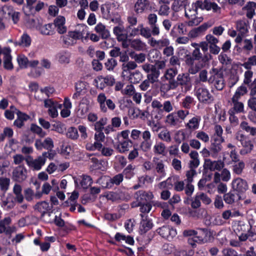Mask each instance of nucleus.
Instances as JSON below:
<instances>
[{
	"label": "nucleus",
	"mask_w": 256,
	"mask_h": 256,
	"mask_svg": "<svg viewBox=\"0 0 256 256\" xmlns=\"http://www.w3.org/2000/svg\"><path fill=\"white\" fill-rule=\"evenodd\" d=\"M97 101L100 105V110L106 112L108 108L106 106V102L108 108L111 110H113L116 108V104L110 99H106V97L104 93H100L97 97Z\"/></svg>",
	"instance_id": "nucleus-7"
},
{
	"label": "nucleus",
	"mask_w": 256,
	"mask_h": 256,
	"mask_svg": "<svg viewBox=\"0 0 256 256\" xmlns=\"http://www.w3.org/2000/svg\"><path fill=\"white\" fill-rule=\"evenodd\" d=\"M232 107L229 110L228 112L235 114L244 112V104L239 100L232 98Z\"/></svg>",
	"instance_id": "nucleus-22"
},
{
	"label": "nucleus",
	"mask_w": 256,
	"mask_h": 256,
	"mask_svg": "<svg viewBox=\"0 0 256 256\" xmlns=\"http://www.w3.org/2000/svg\"><path fill=\"white\" fill-rule=\"evenodd\" d=\"M96 183L100 185L103 188H111L110 178L108 176H102L96 181Z\"/></svg>",
	"instance_id": "nucleus-45"
},
{
	"label": "nucleus",
	"mask_w": 256,
	"mask_h": 256,
	"mask_svg": "<svg viewBox=\"0 0 256 256\" xmlns=\"http://www.w3.org/2000/svg\"><path fill=\"white\" fill-rule=\"evenodd\" d=\"M208 230L205 228H199V235L194 236L192 238H190L188 240V242L192 247L196 246V242H201L206 240Z\"/></svg>",
	"instance_id": "nucleus-16"
},
{
	"label": "nucleus",
	"mask_w": 256,
	"mask_h": 256,
	"mask_svg": "<svg viewBox=\"0 0 256 256\" xmlns=\"http://www.w3.org/2000/svg\"><path fill=\"white\" fill-rule=\"evenodd\" d=\"M12 220L10 217H6L0 220V234L6 232L8 234L10 231L9 225L11 223Z\"/></svg>",
	"instance_id": "nucleus-33"
},
{
	"label": "nucleus",
	"mask_w": 256,
	"mask_h": 256,
	"mask_svg": "<svg viewBox=\"0 0 256 256\" xmlns=\"http://www.w3.org/2000/svg\"><path fill=\"white\" fill-rule=\"evenodd\" d=\"M198 14V10L192 3L190 5H188L185 10V16L190 20L188 22V25L190 26H197L202 21V17L196 16Z\"/></svg>",
	"instance_id": "nucleus-5"
},
{
	"label": "nucleus",
	"mask_w": 256,
	"mask_h": 256,
	"mask_svg": "<svg viewBox=\"0 0 256 256\" xmlns=\"http://www.w3.org/2000/svg\"><path fill=\"white\" fill-rule=\"evenodd\" d=\"M186 52V55L184 57L185 64L188 68L189 73L194 74H196L201 68L198 62L196 63V60H199L202 58V54L200 52L199 48H196L192 51V54L190 52L184 48L182 49Z\"/></svg>",
	"instance_id": "nucleus-1"
},
{
	"label": "nucleus",
	"mask_w": 256,
	"mask_h": 256,
	"mask_svg": "<svg viewBox=\"0 0 256 256\" xmlns=\"http://www.w3.org/2000/svg\"><path fill=\"white\" fill-rule=\"evenodd\" d=\"M153 224L150 220L142 219L140 222V231L141 234H144L150 230Z\"/></svg>",
	"instance_id": "nucleus-39"
},
{
	"label": "nucleus",
	"mask_w": 256,
	"mask_h": 256,
	"mask_svg": "<svg viewBox=\"0 0 256 256\" xmlns=\"http://www.w3.org/2000/svg\"><path fill=\"white\" fill-rule=\"evenodd\" d=\"M81 186L84 189L88 188L92 183V178L90 176L86 175H83L81 176V180H80Z\"/></svg>",
	"instance_id": "nucleus-51"
},
{
	"label": "nucleus",
	"mask_w": 256,
	"mask_h": 256,
	"mask_svg": "<svg viewBox=\"0 0 256 256\" xmlns=\"http://www.w3.org/2000/svg\"><path fill=\"white\" fill-rule=\"evenodd\" d=\"M34 208L35 210L41 213V216L42 217L46 214H48V216H51V212H50L52 208V206L50 205L49 203L46 201H42L37 202L34 206Z\"/></svg>",
	"instance_id": "nucleus-12"
},
{
	"label": "nucleus",
	"mask_w": 256,
	"mask_h": 256,
	"mask_svg": "<svg viewBox=\"0 0 256 256\" xmlns=\"http://www.w3.org/2000/svg\"><path fill=\"white\" fill-rule=\"evenodd\" d=\"M131 58L134 60V62L138 64L143 63L146 58V55L144 53L136 54L134 52H132L130 54Z\"/></svg>",
	"instance_id": "nucleus-50"
},
{
	"label": "nucleus",
	"mask_w": 256,
	"mask_h": 256,
	"mask_svg": "<svg viewBox=\"0 0 256 256\" xmlns=\"http://www.w3.org/2000/svg\"><path fill=\"white\" fill-rule=\"evenodd\" d=\"M95 30L100 34L104 38H106L110 36L109 31L106 29L105 26L101 23L98 24L96 26Z\"/></svg>",
	"instance_id": "nucleus-44"
},
{
	"label": "nucleus",
	"mask_w": 256,
	"mask_h": 256,
	"mask_svg": "<svg viewBox=\"0 0 256 256\" xmlns=\"http://www.w3.org/2000/svg\"><path fill=\"white\" fill-rule=\"evenodd\" d=\"M84 28L82 32L78 30L68 32L67 34L62 36L64 44L67 46L76 44L78 40L82 39L84 38V31L86 29V27Z\"/></svg>",
	"instance_id": "nucleus-6"
},
{
	"label": "nucleus",
	"mask_w": 256,
	"mask_h": 256,
	"mask_svg": "<svg viewBox=\"0 0 256 256\" xmlns=\"http://www.w3.org/2000/svg\"><path fill=\"white\" fill-rule=\"evenodd\" d=\"M242 66L246 70H250L252 66H256V56H252L243 63Z\"/></svg>",
	"instance_id": "nucleus-56"
},
{
	"label": "nucleus",
	"mask_w": 256,
	"mask_h": 256,
	"mask_svg": "<svg viewBox=\"0 0 256 256\" xmlns=\"http://www.w3.org/2000/svg\"><path fill=\"white\" fill-rule=\"evenodd\" d=\"M108 118H102L94 124V130L96 131H102L104 126L106 124Z\"/></svg>",
	"instance_id": "nucleus-61"
},
{
	"label": "nucleus",
	"mask_w": 256,
	"mask_h": 256,
	"mask_svg": "<svg viewBox=\"0 0 256 256\" xmlns=\"http://www.w3.org/2000/svg\"><path fill=\"white\" fill-rule=\"evenodd\" d=\"M236 30L242 36L248 32V26L245 20H239L236 22Z\"/></svg>",
	"instance_id": "nucleus-42"
},
{
	"label": "nucleus",
	"mask_w": 256,
	"mask_h": 256,
	"mask_svg": "<svg viewBox=\"0 0 256 256\" xmlns=\"http://www.w3.org/2000/svg\"><path fill=\"white\" fill-rule=\"evenodd\" d=\"M10 53V48H5L2 49V54L4 56V66L6 69L8 70H11L14 68L12 62V56Z\"/></svg>",
	"instance_id": "nucleus-20"
},
{
	"label": "nucleus",
	"mask_w": 256,
	"mask_h": 256,
	"mask_svg": "<svg viewBox=\"0 0 256 256\" xmlns=\"http://www.w3.org/2000/svg\"><path fill=\"white\" fill-rule=\"evenodd\" d=\"M90 104L86 99H83L78 106V114L80 116H84L89 110Z\"/></svg>",
	"instance_id": "nucleus-34"
},
{
	"label": "nucleus",
	"mask_w": 256,
	"mask_h": 256,
	"mask_svg": "<svg viewBox=\"0 0 256 256\" xmlns=\"http://www.w3.org/2000/svg\"><path fill=\"white\" fill-rule=\"evenodd\" d=\"M66 136L72 140H76L78 138L79 135L78 130L74 127H70L66 134Z\"/></svg>",
	"instance_id": "nucleus-57"
},
{
	"label": "nucleus",
	"mask_w": 256,
	"mask_h": 256,
	"mask_svg": "<svg viewBox=\"0 0 256 256\" xmlns=\"http://www.w3.org/2000/svg\"><path fill=\"white\" fill-rule=\"evenodd\" d=\"M160 75V72L156 68L152 72L148 74L147 79L151 82V84H154L158 82Z\"/></svg>",
	"instance_id": "nucleus-49"
},
{
	"label": "nucleus",
	"mask_w": 256,
	"mask_h": 256,
	"mask_svg": "<svg viewBox=\"0 0 256 256\" xmlns=\"http://www.w3.org/2000/svg\"><path fill=\"white\" fill-rule=\"evenodd\" d=\"M113 32L116 36L118 41L122 40L128 37V34L125 32L124 27L122 24H119L118 26L114 27Z\"/></svg>",
	"instance_id": "nucleus-25"
},
{
	"label": "nucleus",
	"mask_w": 256,
	"mask_h": 256,
	"mask_svg": "<svg viewBox=\"0 0 256 256\" xmlns=\"http://www.w3.org/2000/svg\"><path fill=\"white\" fill-rule=\"evenodd\" d=\"M166 122L170 126H175L178 125L180 122L177 118L176 114L174 112H172L166 116Z\"/></svg>",
	"instance_id": "nucleus-41"
},
{
	"label": "nucleus",
	"mask_w": 256,
	"mask_h": 256,
	"mask_svg": "<svg viewBox=\"0 0 256 256\" xmlns=\"http://www.w3.org/2000/svg\"><path fill=\"white\" fill-rule=\"evenodd\" d=\"M13 192L15 196L12 194H8L2 202V206L6 210L13 208L16 205V202L22 204L24 200L22 194V187L18 184H15L13 188Z\"/></svg>",
	"instance_id": "nucleus-2"
},
{
	"label": "nucleus",
	"mask_w": 256,
	"mask_h": 256,
	"mask_svg": "<svg viewBox=\"0 0 256 256\" xmlns=\"http://www.w3.org/2000/svg\"><path fill=\"white\" fill-rule=\"evenodd\" d=\"M155 169L156 172L164 176L166 174L165 172V164L162 160H158L154 162Z\"/></svg>",
	"instance_id": "nucleus-53"
},
{
	"label": "nucleus",
	"mask_w": 256,
	"mask_h": 256,
	"mask_svg": "<svg viewBox=\"0 0 256 256\" xmlns=\"http://www.w3.org/2000/svg\"><path fill=\"white\" fill-rule=\"evenodd\" d=\"M196 94L198 100L202 102L210 103L214 100V98L209 90L204 87L198 88L196 90Z\"/></svg>",
	"instance_id": "nucleus-10"
},
{
	"label": "nucleus",
	"mask_w": 256,
	"mask_h": 256,
	"mask_svg": "<svg viewBox=\"0 0 256 256\" xmlns=\"http://www.w3.org/2000/svg\"><path fill=\"white\" fill-rule=\"evenodd\" d=\"M116 65V60L112 58L107 60L104 64V66L108 70H112Z\"/></svg>",
	"instance_id": "nucleus-63"
},
{
	"label": "nucleus",
	"mask_w": 256,
	"mask_h": 256,
	"mask_svg": "<svg viewBox=\"0 0 256 256\" xmlns=\"http://www.w3.org/2000/svg\"><path fill=\"white\" fill-rule=\"evenodd\" d=\"M208 28V25L206 24H204L192 30L188 34V37L191 38H196L200 36Z\"/></svg>",
	"instance_id": "nucleus-26"
},
{
	"label": "nucleus",
	"mask_w": 256,
	"mask_h": 256,
	"mask_svg": "<svg viewBox=\"0 0 256 256\" xmlns=\"http://www.w3.org/2000/svg\"><path fill=\"white\" fill-rule=\"evenodd\" d=\"M124 176L122 174H118L112 178H110V184L111 188L115 184L116 186L119 185L123 180Z\"/></svg>",
	"instance_id": "nucleus-62"
},
{
	"label": "nucleus",
	"mask_w": 256,
	"mask_h": 256,
	"mask_svg": "<svg viewBox=\"0 0 256 256\" xmlns=\"http://www.w3.org/2000/svg\"><path fill=\"white\" fill-rule=\"evenodd\" d=\"M232 186L234 190L240 192H244L248 189L247 182L240 178L234 180Z\"/></svg>",
	"instance_id": "nucleus-15"
},
{
	"label": "nucleus",
	"mask_w": 256,
	"mask_h": 256,
	"mask_svg": "<svg viewBox=\"0 0 256 256\" xmlns=\"http://www.w3.org/2000/svg\"><path fill=\"white\" fill-rule=\"evenodd\" d=\"M186 139V134L183 130H179L176 132L174 136V141L180 144Z\"/></svg>",
	"instance_id": "nucleus-54"
},
{
	"label": "nucleus",
	"mask_w": 256,
	"mask_h": 256,
	"mask_svg": "<svg viewBox=\"0 0 256 256\" xmlns=\"http://www.w3.org/2000/svg\"><path fill=\"white\" fill-rule=\"evenodd\" d=\"M241 146L242 147L240 152L241 155H246L250 153L254 148V144L249 139Z\"/></svg>",
	"instance_id": "nucleus-36"
},
{
	"label": "nucleus",
	"mask_w": 256,
	"mask_h": 256,
	"mask_svg": "<svg viewBox=\"0 0 256 256\" xmlns=\"http://www.w3.org/2000/svg\"><path fill=\"white\" fill-rule=\"evenodd\" d=\"M240 128L246 132L249 133L252 136H256V128L251 126L246 121H242L240 124Z\"/></svg>",
	"instance_id": "nucleus-38"
},
{
	"label": "nucleus",
	"mask_w": 256,
	"mask_h": 256,
	"mask_svg": "<svg viewBox=\"0 0 256 256\" xmlns=\"http://www.w3.org/2000/svg\"><path fill=\"white\" fill-rule=\"evenodd\" d=\"M54 24L59 34H62L66 32V27L65 26V18L64 16L57 17L54 20Z\"/></svg>",
	"instance_id": "nucleus-24"
},
{
	"label": "nucleus",
	"mask_w": 256,
	"mask_h": 256,
	"mask_svg": "<svg viewBox=\"0 0 256 256\" xmlns=\"http://www.w3.org/2000/svg\"><path fill=\"white\" fill-rule=\"evenodd\" d=\"M158 136L160 140L166 142H170L172 140L170 132L166 129L162 130Z\"/></svg>",
	"instance_id": "nucleus-48"
},
{
	"label": "nucleus",
	"mask_w": 256,
	"mask_h": 256,
	"mask_svg": "<svg viewBox=\"0 0 256 256\" xmlns=\"http://www.w3.org/2000/svg\"><path fill=\"white\" fill-rule=\"evenodd\" d=\"M224 138H214L213 142H212L210 146V152H212V157L216 158L218 154L222 150V144L224 142Z\"/></svg>",
	"instance_id": "nucleus-13"
},
{
	"label": "nucleus",
	"mask_w": 256,
	"mask_h": 256,
	"mask_svg": "<svg viewBox=\"0 0 256 256\" xmlns=\"http://www.w3.org/2000/svg\"><path fill=\"white\" fill-rule=\"evenodd\" d=\"M248 92L247 88L244 86L238 87L232 98L239 100Z\"/></svg>",
	"instance_id": "nucleus-55"
},
{
	"label": "nucleus",
	"mask_w": 256,
	"mask_h": 256,
	"mask_svg": "<svg viewBox=\"0 0 256 256\" xmlns=\"http://www.w3.org/2000/svg\"><path fill=\"white\" fill-rule=\"evenodd\" d=\"M160 52L155 49L151 50L148 54V59L151 62L156 61L159 57Z\"/></svg>",
	"instance_id": "nucleus-64"
},
{
	"label": "nucleus",
	"mask_w": 256,
	"mask_h": 256,
	"mask_svg": "<svg viewBox=\"0 0 256 256\" xmlns=\"http://www.w3.org/2000/svg\"><path fill=\"white\" fill-rule=\"evenodd\" d=\"M200 120L201 118L200 116H194L189 120L188 122L186 124V126L191 130H196L198 128Z\"/></svg>",
	"instance_id": "nucleus-31"
},
{
	"label": "nucleus",
	"mask_w": 256,
	"mask_h": 256,
	"mask_svg": "<svg viewBox=\"0 0 256 256\" xmlns=\"http://www.w3.org/2000/svg\"><path fill=\"white\" fill-rule=\"evenodd\" d=\"M26 161L29 168L33 170H40L46 163L44 158L42 156L36 158L29 156L26 159Z\"/></svg>",
	"instance_id": "nucleus-8"
},
{
	"label": "nucleus",
	"mask_w": 256,
	"mask_h": 256,
	"mask_svg": "<svg viewBox=\"0 0 256 256\" xmlns=\"http://www.w3.org/2000/svg\"><path fill=\"white\" fill-rule=\"evenodd\" d=\"M170 40L167 38H162L159 40H156L154 38L148 40V44L150 46L158 49H162L165 46L170 45Z\"/></svg>",
	"instance_id": "nucleus-17"
},
{
	"label": "nucleus",
	"mask_w": 256,
	"mask_h": 256,
	"mask_svg": "<svg viewBox=\"0 0 256 256\" xmlns=\"http://www.w3.org/2000/svg\"><path fill=\"white\" fill-rule=\"evenodd\" d=\"M134 198L142 204L146 202L152 200L154 198V195L151 192H146L140 190L136 192Z\"/></svg>",
	"instance_id": "nucleus-18"
},
{
	"label": "nucleus",
	"mask_w": 256,
	"mask_h": 256,
	"mask_svg": "<svg viewBox=\"0 0 256 256\" xmlns=\"http://www.w3.org/2000/svg\"><path fill=\"white\" fill-rule=\"evenodd\" d=\"M132 144L130 140L119 142L116 146V150L121 153L128 152Z\"/></svg>",
	"instance_id": "nucleus-32"
},
{
	"label": "nucleus",
	"mask_w": 256,
	"mask_h": 256,
	"mask_svg": "<svg viewBox=\"0 0 256 256\" xmlns=\"http://www.w3.org/2000/svg\"><path fill=\"white\" fill-rule=\"evenodd\" d=\"M36 2V0H26V4L22 8V10L26 15L29 16L32 10L34 8L32 6Z\"/></svg>",
	"instance_id": "nucleus-52"
},
{
	"label": "nucleus",
	"mask_w": 256,
	"mask_h": 256,
	"mask_svg": "<svg viewBox=\"0 0 256 256\" xmlns=\"http://www.w3.org/2000/svg\"><path fill=\"white\" fill-rule=\"evenodd\" d=\"M144 32H145V27L142 24H140L137 28H132L128 36L130 37H134L140 34L142 36L146 38Z\"/></svg>",
	"instance_id": "nucleus-37"
},
{
	"label": "nucleus",
	"mask_w": 256,
	"mask_h": 256,
	"mask_svg": "<svg viewBox=\"0 0 256 256\" xmlns=\"http://www.w3.org/2000/svg\"><path fill=\"white\" fill-rule=\"evenodd\" d=\"M17 62L20 67L22 68H26L28 66L29 60L28 58L24 55L18 56L17 58Z\"/></svg>",
	"instance_id": "nucleus-60"
},
{
	"label": "nucleus",
	"mask_w": 256,
	"mask_h": 256,
	"mask_svg": "<svg viewBox=\"0 0 256 256\" xmlns=\"http://www.w3.org/2000/svg\"><path fill=\"white\" fill-rule=\"evenodd\" d=\"M156 231L162 238L168 240L172 239L176 234L174 230L168 226H164L160 228Z\"/></svg>",
	"instance_id": "nucleus-14"
},
{
	"label": "nucleus",
	"mask_w": 256,
	"mask_h": 256,
	"mask_svg": "<svg viewBox=\"0 0 256 256\" xmlns=\"http://www.w3.org/2000/svg\"><path fill=\"white\" fill-rule=\"evenodd\" d=\"M144 32L146 35V38L148 40L152 38V36H158L160 33V28L158 24L150 26V28L145 27V32Z\"/></svg>",
	"instance_id": "nucleus-23"
},
{
	"label": "nucleus",
	"mask_w": 256,
	"mask_h": 256,
	"mask_svg": "<svg viewBox=\"0 0 256 256\" xmlns=\"http://www.w3.org/2000/svg\"><path fill=\"white\" fill-rule=\"evenodd\" d=\"M178 84L184 86L185 90H188L190 87V78L188 73L179 74L176 78Z\"/></svg>",
	"instance_id": "nucleus-19"
},
{
	"label": "nucleus",
	"mask_w": 256,
	"mask_h": 256,
	"mask_svg": "<svg viewBox=\"0 0 256 256\" xmlns=\"http://www.w3.org/2000/svg\"><path fill=\"white\" fill-rule=\"evenodd\" d=\"M137 67L138 66L134 61L124 62L122 65V76L123 78L128 76V74L132 72L131 70L136 69Z\"/></svg>",
	"instance_id": "nucleus-21"
},
{
	"label": "nucleus",
	"mask_w": 256,
	"mask_h": 256,
	"mask_svg": "<svg viewBox=\"0 0 256 256\" xmlns=\"http://www.w3.org/2000/svg\"><path fill=\"white\" fill-rule=\"evenodd\" d=\"M178 72V70L176 68H170L165 72L164 77L166 80L174 79Z\"/></svg>",
	"instance_id": "nucleus-58"
},
{
	"label": "nucleus",
	"mask_w": 256,
	"mask_h": 256,
	"mask_svg": "<svg viewBox=\"0 0 256 256\" xmlns=\"http://www.w3.org/2000/svg\"><path fill=\"white\" fill-rule=\"evenodd\" d=\"M238 196V194L236 193L230 192L224 195L223 198L226 203L231 204L236 202Z\"/></svg>",
	"instance_id": "nucleus-43"
},
{
	"label": "nucleus",
	"mask_w": 256,
	"mask_h": 256,
	"mask_svg": "<svg viewBox=\"0 0 256 256\" xmlns=\"http://www.w3.org/2000/svg\"><path fill=\"white\" fill-rule=\"evenodd\" d=\"M230 160L224 156L223 160L227 165L232 164V170L234 174H241L245 168V164L238 158V156L235 149L230 152Z\"/></svg>",
	"instance_id": "nucleus-3"
},
{
	"label": "nucleus",
	"mask_w": 256,
	"mask_h": 256,
	"mask_svg": "<svg viewBox=\"0 0 256 256\" xmlns=\"http://www.w3.org/2000/svg\"><path fill=\"white\" fill-rule=\"evenodd\" d=\"M142 75L139 70H135L128 74V76L124 78L128 80L131 84L138 83L142 79Z\"/></svg>",
	"instance_id": "nucleus-27"
},
{
	"label": "nucleus",
	"mask_w": 256,
	"mask_h": 256,
	"mask_svg": "<svg viewBox=\"0 0 256 256\" xmlns=\"http://www.w3.org/2000/svg\"><path fill=\"white\" fill-rule=\"evenodd\" d=\"M130 46L131 48L137 51L144 50L146 45L140 38H136L130 40Z\"/></svg>",
	"instance_id": "nucleus-30"
},
{
	"label": "nucleus",
	"mask_w": 256,
	"mask_h": 256,
	"mask_svg": "<svg viewBox=\"0 0 256 256\" xmlns=\"http://www.w3.org/2000/svg\"><path fill=\"white\" fill-rule=\"evenodd\" d=\"M152 147V140H142L140 144V150L144 152H149Z\"/></svg>",
	"instance_id": "nucleus-59"
},
{
	"label": "nucleus",
	"mask_w": 256,
	"mask_h": 256,
	"mask_svg": "<svg viewBox=\"0 0 256 256\" xmlns=\"http://www.w3.org/2000/svg\"><path fill=\"white\" fill-rule=\"evenodd\" d=\"M149 4L148 0H137L134 6L135 12L138 14L143 12Z\"/></svg>",
	"instance_id": "nucleus-28"
},
{
	"label": "nucleus",
	"mask_w": 256,
	"mask_h": 256,
	"mask_svg": "<svg viewBox=\"0 0 256 256\" xmlns=\"http://www.w3.org/2000/svg\"><path fill=\"white\" fill-rule=\"evenodd\" d=\"M210 76L208 78V83L213 84L214 88L222 90L225 86L223 74L218 69L213 68L210 71Z\"/></svg>",
	"instance_id": "nucleus-4"
},
{
	"label": "nucleus",
	"mask_w": 256,
	"mask_h": 256,
	"mask_svg": "<svg viewBox=\"0 0 256 256\" xmlns=\"http://www.w3.org/2000/svg\"><path fill=\"white\" fill-rule=\"evenodd\" d=\"M27 177V170L23 165L16 167L12 172V178L14 181L20 182L24 181Z\"/></svg>",
	"instance_id": "nucleus-11"
},
{
	"label": "nucleus",
	"mask_w": 256,
	"mask_h": 256,
	"mask_svg": "<svg viewBox=\"0 0 256 256\" xmlns=\"http://www.w3.org/2000/svg\"><path fill=\"white\" fill-rule=\"evenodd\" d=\"M191 160L189 162L190 169L195 170L200 164V160L198 158V154L196 151H192L190 154Z\"/></svg>",
	"instance_id": "nucleus-29"
},
{
	"label": "nucleus",
	"mask_w": 256,
	"mask_h": 256,
	"mask_svg": "<svg viewBox=\"0 0 256 256\" xmlns=\"http://www.w3.org/2000/svg\"><path fill=\"white\" fill-rule=\"evenodd\" d=\"M39 30L42 34L44 35H52L54 33V29L52 24L42 26L40 27Z\"/></svg>",
	"instance_id": "nucleus-46"
},
{
	"label": "nucleus",
	"mask_w": 256,
	"mask_h": 256,
	"mask_svg": "<svg viewBox=\"0 0 256 256\" xmlns=\"http://www.w3.org/2000/svg\"><path fill=\"white\" fill-rule=\"evenodd\" d=\"M153 151L156 154L164 156L166 152V146L162 142H156L153 147Z\"/></svg>",
	"instance_id": "nucleus-35"
},
{
	"label": "nucleus",
	"mask_w": 256,
	"mask_h": 256,
	"mask_svg": "<svg viewBox=\"0 0 256 256\" xmlns=\"http://www.w3.org/2000/svg\"><path fill=\"white\" fill-rule=\"evenodd\" d=\"M31 38L27 34H24L20 40L16 42V44L24 47H28L31 44Z\"/></svg>",
	"instance_id": "nucleus-47"
},
{
	"label": "nucleus",
	"mask_w": 256,
	"mask_h": 256,
	"mask_svg": "<svg viewBox=\"0 0 256 256\" xmlns=\"http://www.w3.org/2000/svg\"><path fill=\"white\" fill-rule=\"evenodd\" d=\"M242 10L246 11V16L249 19L252 18L256 14L254 8L251 2H247L246 5L242 8Z\"/></svg>",
	"instance_id": "nucleus-40"
},
{
	"label": "nucleus",
	"mask_w": 256,
	"mask_h": 256,
	"mask_svg": "<svg viewBox=\"0 0 256 256\" xmlns=\"http://www.w3.org/2000/svg\"><path fill=\"white\" fill-rule=\"evenodd\" d=\"M224 163L223 160H212L207 158L204 160V166L205 170L210 171H220L224 166Z\"/></svg>",
	"instance_id": "nucleus-9"
}]
</instances>
